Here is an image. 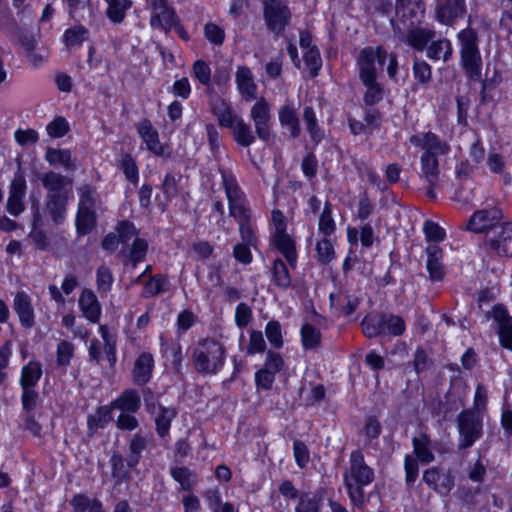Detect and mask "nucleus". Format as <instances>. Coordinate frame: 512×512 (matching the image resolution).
<instances>
[{"instance_id": "obj_7", "label": "nucleus", "mask_w": 512, "mask_h": 512, "mask_svg": "<svg viewBox=\"0 0 512 512\" xmlns=\"http://www.w3.org/2000/svg\"><path fill=\"white\" fill-rule=\"evenodd\" d=\"M503 213L498 208L478 210L470 217L466 229L474 233H485L487 240L488 233L504 224Z\"/></svg>"}, {"instance_id": "obj_20", "label": "nucleus", "mask_w": 512, "mask_h": 512, "mask_svg": "<svg viewBox=\"0 0 512 512\" xmlns=\"http://www.w3.org/2000/svg\"><path fill=\"white\" fill-rule=\"evenodd\" d=\"M427 263L426 267L432 281H440L444 278L445 272L442 265L443 251L436 244L429 245L426 248Z\"/></svg>"}, {"instance_id": "obj_62", "label": "nucleus", "mask_w": 512, "mask_h": 512, "mask_svg": "<svg viewBox=\"0 0 512 512\" xmlns=\"http://www.w3.org/2000/svg\"><path fill=\"white\" fill-rule=\"evenodd\" d=\"M193 74L202 85L209 86L211 82V69L205 61H195L193 64Z\"/></svg>"}, {"instance_id": "obj_54", "label": "nucleus", "mask_w": 512, "mask_h": 512, "mask_svg": "<svg viewBox=\"0 0 512 512\" xmlns=\"http://www.w3.org/2000/svg\"><path fill=\"white\" fill-rule=\"evenodd\" d=\"M265 334L270 344L279 349L283 345L281 325L278 321H269L265 327Z\"/></svg>"}, {"instance_id": "obj_16", "label": "nucleus", "mask_w": 512, "mask_h": 512, "mask_svg": "<svg viewBox=\"0 0 512 512\" xmlns=\"http://www.w3.org/2000/svg\"><path fill=\"white\" fill-rule=\"evenodd\" d=\"M13 309L19 317V321L24 328H31L35 324L34 309L30 296L19 291L16 293L13 301Z\"/></svg>"}, {"instance_id": "obj_49", "label": "nucleus", "mask_w": 512, "mask_h": 512, "mask_svg": "<svg viewBox=\"0 0 512 512\" xmlns=\"http://www.w3.org/2000/svg\"><path fill=\"white\" fill-rule=\"evenodd\" d=\"M301 338L305 349H313L320 344L321 333L314 326L306 323L301 328Z\"/></svg>"}, {"instance_id": "obj_17", "label": "nucleus", "mask_w": 512, "mask_h": 512, "mask_svg": "<svg viewBox=\"0 0 512 512\" xmlns=\"http://www.w3.org/2000/svg\"><path fill=\"white\" fill-rule=\"evenodd\" d=\"M274 244L283 254L292 268L296 266L297 253L294 240L285 232V225L281 222L277 225L274 234Z\"/></svg>"}, {"instance_id": "obj_42", "label": "nucleus", "mask_w": 512, "mask_h": 512, "mask_svg": "<svg viewBox=\"0 0 512 512\" xmlns=\"http://www.w3.org/2000/svg\"><path fill=\"white\" fill-rule=\"evenodd\" d=\"M303 120L312 141L316 144L321 142L324 138V132L320 128L314 109L311 106H306L303 109Z\"/></svg>"}, {"instance_id": "obj_47", "label": "nucleus", "mask_w": 512, "mask_h": 512, "mask_svg": "<svg viewBox=\"0 0 512 512\" xmlns=\"http://www.w3.org/2000/svg\"><path fill=\"white\" fill-rule=\"evenodd\" d=\"M273 281L281 289H287L291 285L288 268L281 259H276L273 263Z\"/></svg>"}, {"instance_id": "obj_25", "label": "nucleus", "mask_w": 512, "mask_h": 512, "mask_svg": "<svg viewBox=\"0 0 512 512\" xmlns=\"http://www.w3.org/2000/svg\"><path fill=\"white\" fill-rule=\"evenodd\" d=\"M78 286H79V281H78L77 276L74 273H67L64 277L62 284H61V290L55 284H50L48 286V291H49L51 299L57 305L64 306L66 303V300H65L62 292L66 295H69Z\"/></svg>"}, {"instance_id": "obj_44", "label": "nucleus", "mask_w": 512, "mask_h": 512, "mask_svg": "<svg viewBox=\"0 0 512 512\" xmlns=\"http://www.w3.org/2000/svg\"><path fill=\"white\" fill-rule=\"evenodd\" d=\"M108 4L106 15L113 23L123 22L126 11L131 7L130 0H105Z\"/></svg>"}, {"instance_id": "obj_34", "label": "nucleus", "mask_w": 512, "mask_h": 512, "mask_svg": "<svg viewBox=\"0 0 512 512\" xmlns=\"http://www.w3.org/2000/svg\"><path fill=\"white\" fill-rule=\"evenodd\" d=\"M409 29L406 35V42L415 48L422 51L435 36V31L429 28L407 27Z\"/></svg>"}, {"instance_id": "obj_32", "label": "nucleus", "mask_w": 512, "mask_h": 512, "mask_svg": "<svg viewBox=\"0 0 512 512\" xmlns=\"http://www.w3.org/2000/svg\"><path fill=\"white\" fill-rule=\"evenodd\" d=\"M179 22V19L172 7L166 6L152 14L150 24L153 28H159L165 32L170 31Z\"/></svg>"}, {"instance_id": "obj_28", "label": "nucleus", "mask_w": 512, "mask_h": 512, "mask_svg": "<svg viewBox=\"0 0 512 512\" xmlns=\"http://www.w3.org/2000/svg\"><path fill=\"white\" fill-rule=\"evenodd\" d=\"M278 116L280 124L289 128L291 138L299 137L301 128L296 108L292 104L287 103L280 107Z\"/></svg>"}, {"instance_id": "obj_2", "label": "nucleus", "mask_w": 512, "mask_h": 512, "mask_svg": "<svg viewBox=\"0 0 512 512\" xmlns=\"http://www.w3.org/2000/svg\"><path fill=\"white\" fill-rule=\"evenodd\" d=\"M226 359V348L214 338L199 340L192 353L193 366L197 373L215 375L223 367Z\"/></svg>"}, {"instance_id": "obj_39", "label": "nucleus", "mask_w": 512, "mask_h": 512, "mask_svg": "<svg viewBox=\"0 0 512 512\" xmlns=\"http://www.w3.org/2000/svg\"><path fill=\"white\" fill-rule=\"evenodd\" d=\"M158 413L155 417L156 432L160 437H165L169 433L172 420L177 415L174 407H165L159 405Z\"/></svg>"}, {"instance_id": "obj_6", "label": "nucleus", "mask_w": 512, "mask_h": 512, "mask_svg": "<svg viewBox=\"0 0 512 512\" xmlns=\"http://www.w3.org/2000/svg\"><path fill=\"white\" fill-rule=\"evenodd\" d=\"M221 176L228 199L230 216L234 217L238 223L251 219V211L246 206L245 195L238 186L235 178L225 171H221Z\"/></svg>"}, {"instance_id": "obj_50", "label": "nucleus", "mask_w": 512, "mask_h": 512, "mask_svg": "<svg viewBox=\"0 0 512 512\" xmlns=\"http://www.w3.org/2000/svg\"><path fill=\"white\" fill-rule=\"evenodd\" d=\"M148 249V243L142 238H135L130 250L129 260L133 267H136L139 262L145 260Z\"/></svg>"}, {"instance_id": "obj_52", "label": "nucleus", "mask_w": 512, "mask_h": 512, "mask_svg": "<svg viewBox=\"0 0 512 512\" xmlns=\"http://www.w3.org/2000/svg\"><path fill=\"white\" fill-rule=\"evenodd\" d=\"M74 356V345L67 341L62 340L57 345L56 361L60 366H68Z\"/></svg>"}, {"instance_id": "obj_51", "label": "nucleus", "mask_w": 512, "mask_h": 512, "mask_svg": "<svg viewBox=\"0 0 512 512\" xmlns=\"http://www.w3.org/2000/svg\"><path fill=\"white\" fill-rule=\"evenodd\" d=\"M79 203L78 209H94L96 190L88 184L81 185L78 188Z\"/></svg>"}, {"instance_id": "obj_8", "label": "nucleus", "mask_w": 512, "mask_h": 512, "mask_svg": "<svg viewBox=\"0 0 512 512\" xmlns=\"http://www.w3.org/2000/svg\"><path fill=\"white\" fill-rule=\"evenodd\" d=\"M486 245L499 256H512V223L504 222L488 233Z\"/></svg>"}, {"instance_id": "obj_48", "label": "nucleus", "mask_w": 512, "mask_h": 512, "mask_svg": "<svg viewBox=\"0 0 512 512\" xmlns=\"http://www.w3.org/2000/svg\"><path fill=\"white\" fill-rule=\"evenodd\" d=\"M413 75L419 84L427 86L432 79L430 65L422 59L415 58L413 62Z\"/></svg>"}, {"instance_id": "obj_30", "label": "nucleus", "mask_w": 512, "mask_h": 512, "mask_svg": "<svg viewBox=\"0 0 512 512\" xmlns=\"http://www.w3.org/2000/svg\"><path fill=\"white\" fill-rule=\"evenodd\" d=\"M111 405L100 406L97 408L95 413L88 415L87 417V435L93 437L98 429H103L112 420Z\"/></svg>"}, {"instance_id": "obj_15", "label": "nucleus", "mask_w": 512, "mask_h": 512, "mask_svg": "<svg viewBox=\"0 0 512 512\" xmlns=\"http://www.w3.org/2000/svg\"><path fill=\"white\" fill-rule=\"evenodd\" d=\"M409 140L411 144L425 150L424 153L430 155H445L450 151L448 143L442 141L435 133L430 131L412 135Z\"/></svg>"}, {"instance_id": "obj_36", "label": "nucleus", "mask_w": 512, "mask_h": 512, "mask_svg": "<svg viewBox=\"0 0 512 512\" xmlns=\"http://www.w3.org/2000/svg\"><path fill=\"white\" fill-rule=\"evenodd\" d=\"M413 452L419 462L429 464L434 460V453L431 449V440L426 434L412 439Z\"/></svg>"}, {"instance_id": "obj_5", "label": "nucleus", "mask_w": 512, "mask_h": 512, "mask_svg": "<svg viewBox=\"0 0 512 512\" xmlns=\"http://www.w3.org/2000/svg\"><path fill=\"white\" fill-rule=\"evenodd\" d=\"M457 427L460 436L459 449L471 447L482 436L483 422L479 413L473 409H465L458 415Z\"/></svg>"}, {"instance_id": "obj_61", "label": "nucleus", "mask_w": 512, "mask_h": 512, "mask_svg": "<svg viewBox=\"0 0 512 512\" xmlns=\"http://www.w3.org/2000/svg\"><path fill=\"white\" fill-rule=\"evenodd\" d=\"M405 468V482L407 486H412L418 477L419 465L418 460L411 455H406L404 458Z\"/></svg>"}, {"instance_id": "obj_57", "label": "nucleus", "mask_w": 512, "mask_h": 512, "mask_svg": "<svg viewBox=\"0 0 512 512\" xmlns=\"http://www.w3.org/2000/svg\"><path fill=\"white\" fill-rule=\"evenodd\" d=\"M386 332L393 336H400L405 331V321L402 317L394 314H385Z\"/></svg>"}, {"instance_id": "obj_38", "label": "nucleus", "mask_w": 512, "mask_h": 512, "mask_svg": "<svg viewBox=\"0 0 512 512\" xmlns=\"http://www.w3.org/2000/svg\"><path fill=\"white\" fill-rule=\"evenodd\" d=\"M229 129L232 130L234 140L243 147H248L255 141L251 126L241 117H239Z\"/></svg>"}, {"instance_id": "obj_64", "label": "nucleus", "mask_w": 512, "mask_h": 512, "mask_svg": "<svg viewBox=\"0 0 512 512\" xmlns=\"http://www.w3.org/2000/svg\"><path fill=\"white\" fill-rule=\"evenodd\" d=\"M316 251L321 263H329L334 258V248L332 243L324 238L317 242Z\"/></svg>"}, {"instance_id": "obj_31", "label": "nucleus", "mask_w": 512, "mask_h": 512, "mask_svg": "<svg viewBox=\"0 0 512 512\" xmlns=\"http://www.w3.org/2000/svg\"><path fill=\"white\" fill-rule=\"evenodd\" d=\"M110 405L112 409H119L121 412L136 413L140 408L141 400L137 391L128 389L112 401Z\"/></svg>"}, {"instance_id": "obj_19", "label": "nucleus", "mask_w": 512, "mask_h": 512, "mask_svg": "<svg viewBox=\"0 0 512 512\" xmlns=\"http://www.w3.org/2000/svg\"><path fill=\"white\" fill-rule=\"evenodd\" d=\"M79 307L84 317L90 322H99L101 316V305L95 293L90 289H84L79 297Z\"/></svg>"}, {"instance_id": "obj_55", "label": "nucleus", "mask_w": 512, "mask_h": 512, "mask_svg": "<svg viewBox=\"0 0 512 512\" xmlns=\"http://www.w3.org/2000/svg\"><path fill=\"white\" fill-rule=\"evenodd\" d=\"M319 230L326 236H330L335 231V223L332 218L330 203L326 202L319 219Z\"/></svg>"}, {"instance_id": "obj_46", "label": "nucleus", "mask_w": 512, "mask_h": 512, "mask_svg": "<svg viewBox=\"0 0 512 512\" xmlns=\"http://www.w3.org/2000/svg\"><path fill=\"white\" fill-rule=\"evenodd\" d=\"M45 159L51 164H61L67 169H74V163L71 158V152L66 149L48 148L46 151Z\"/></svg>"}, {"instance_id": "obj_18", "label": "nucleus", "mask_w": 512, "mask_h": 512, "mask_svg": "<svg viewBox=\"0 0 512 512\" xmlns=\"http://www.w3.org/2000/svg\"><path fill=\"white\" fill-rule=\"evenodd\" d=\"M137 132L150 152L157 156L164 154V147L159 141L158 132L153 128L152 123L148 119L138 123Z\"/></svg>"}, {"instance_id": "obj_24", "label": "nucleus", "mask_w": 512, "mask_h": 512, "mask_svg": "<svg viewBox=\"0 0 512 512\" xmlns=\"http://www.w3.org/2000/svg\"><path fill=\"white\" fill-rule=\"evenodd\" d=\"M154 359L152 354L144 352L139 355L134 363L133 380L138 385L146 384L152 375Z\"/></svg>"}, {"instance_id": "obj_63", "label": "nucleus", "mask_w": 512, "mask_h": 512, "mask_svg": "<svg viewBox=\"0 0 512 512\" xmlns=\"http://www.w3.org/2000/svg\"><path fill=\"white\" fill-rule=\"evenodd\" d=\"M47 133L53 138L63 137L69 130V125L65 118L56 117L46 127Z\"/></svg>"}, {"instance_id": "obj_11", "label": "nucleus", "mask_w": 512, "mask_h": 512, "mask_svg": "<svg viewBox=\"0 0 512 512\" xmlns=\"http://www.w3.org/2000/svg\"><path fill=\"white\" fill-rule=\"evenodd\" d=\"M250 117L254 122L258 138L268 141L271 138V113L270 105L264 98H260L252 106Z\"/></svg>"}, {"instance_id": "obj_56", "label": "nucleus", "mask_w": 512, "mask_h": 512, "mask_svg": "<svg viewBox=\"0 0 512 512\" xmlns=\"http://www.w3.org/2000/svg\"><path fill=\"white\" fill-rule=\"evenodd\" d=\"M304 62L309 68L312 76H317L322 66L320 52L317 47L309 48L304 52Z\"/></svg>"}, {"instance_id": "obj_26", "label": "nucleus", "mask_w": 512, "mask_h": 512, "mask_svg": "<svg viewBox=\"0 0 512 512\" xmlns=\"http://www.w3.org/2000/svg\"><path fill=\"white\" fill-rule=\"evenodd\" d=\"M324 494L322 491L301 492L295 506V512H322Z\"/></svg>"}, {"instance_id": "obj_60", "label": "nucleus", "mask_w": 512, "mask_h": 512, "mask_svg": "<svg viewBox=\"0 0 512 512\" xmlns=\"http://www.w3.org/2000/svg\"><path fill=\"white\" fill-rule=\"evenodd\" d=\"M423 231L429 241L441 242L446 236L444 229L431 220H426L424 222Z\"/></svg>"}, {"instance_id": "obj_41", "label": "nucleus", "mask_w": 512, "mask_h": 512, "mask_svg": "<svg viewBox=\"0 0 512 512\" xmlns=\"http://www.w3.org/2000/svg\"><path fill=\"white\" fill-rule=\"evenodd\" d=\"M452 54V45L448 39L433 41L427 47V56L433 60H443V62H447L451 59Z\"/></svg>"}, {"instance_id": "obj_59", "label": "nucleus", "mask_w": 512, "mask_h": 512, "mask_svg": "<svg viewBox=\"0 0 512 512\" xmlns=\"http://www.w3.org/2000/svg\"><path fill=\"white\" fill-rule=\"evenodd\" d=\"M96 282L98 290L108 292L113 283V275L107 266H100L96 272Z\"/></svg>"}, {"instance_id": "obj_29", "label": "nucleus", "mask_w": 512, "mask_h": 512, "mask_svg": "<svg viewBox=\"0 0 512 512\" xmlns=\"http://www.w3.org/2000/svg\"><path fill=\"white\" fill-rule=\"evenodd\" d=\"M236 83L240 94L246 100H252L256 97L257 87L249 68L245 66L238 67L236 72Z\"/></svg>"}, {"instance_id": "obj_13", "label": "nucleus", "mask_w": 512, "mask_h": 512, "mask_svg": "<svg viewBox=\"0 0 512 512\" xmlns=\"http://www.w3.org/2000/svg\"><path fill=\"white\" fill-rule=\"evenodd\" d=\"M486 318H493L498 324L499 343L503 348L512 351V317L502 305H495L486 313Z\"/></svg>"}, {"instance_id": "obj_45", "label": "nucleus", "mask_w": 512, "mask_h": 512, "mask_svg": "<svg viewBox=\"0 0 512 512\" xmlns=\"http://www.w3.org/2000/svg\"><path fill=\"white\" fill-rule=\"evenodd\" d=\"M96 223L94 209H78L76 217V229L79 235H86L92 231Z\"/></svg>"}, {"instance_id": "obj_14", "label": "nucleus", "mask_w": 512, "mask_h": 512, "mask_svg": "<svg viewBox=\"0 0 512 512\" xmlns=\"http://www.w3.org/2000/svg\"><path fill=\"white\" fill-rule=\"evenodd\" d=\"M26 194V180L21 173H16L9 186V196L6 202L8 213L19 216L25 209L23 199Z\"/></svg>"}, {"instance_id": "obj_3", "label": "nucleus", "mask_w": 512, "mask_h": 512, "mask_svg": "<svg viewBox=\"0 0 512 512\" xmlns=\"http://www.w3.org/2000/svg\"><path fill=\"white\" fill-rule=\"evenodd\" d=\"M374 480V471L364 461L360 450L350 454V476L345 475V485L349 497L355 505H361L364 500L363 487Z\"/></svg>"}, {"instance_id": "obj_12", "label": "nucleus", "mask_w": 512, "mask_h": 512, "mask_svg": "<svg viewBox=\"0 0 512 512\" xmlns=\"http://www.w3.org/2000/svg\"><path fill=\"white\" fill-rule=\"evenodd\" d=\"M395 12L405 27H414L421 21L425 5L423 0H396Z\"/></svg>"}, {"instance_id": "obj_58", "label": "nucleus", "mask_w": 512, "mask_h": 512, "mask_svg": "<svg viewBox=\"0 0 512 512\" xmlns=\"http://www.w3.org/2000/svg\"><path fill=\"white\" fill-rule=\"evenodd\" d=\"M110 463L112 467V476L118 481L128 477V470L125 467V459L119 452H113Z\"/></svg>"}, {"instance_id": "obj_53", "label": "nucleus", "mask_w": 512, "mask_h": 512, "mask_svg": "<svg viewBox=\"0 0 512 512\" xmlns=\"http://www.w3.org/2000/svg\"><path fill=\"white\" fill-rule=\"evenodd\" d=\"M88 36V30L84 26L69 28L64 33V42L67 46L80 45Z\"/></svg>"}, {"instance_id": "obj_40", "label": "nucleus", "mask_w": 512, "mask_h": 512, "mask_svg": "<svg viewBox=\"0 0 512 512\" xmlns=\"http://www.w3.org/2000/svg\"><path fill=\"white\" fill-rule=\"evenodd\" d=\"M171 477L180 484L184 491H191L197 484V475L187 467H173L170 470Z\"/></svg>"}, {"instance_id": "obj_27", "label": "nucleus", "mask_w": 512, "mask_h": 512, "mask_svg": "<svg viewBox=\"0 0 512 512\" xmlns=\"http://www.w3.org/2000/svg\"><path fill=\"white\" fill-rule=\"evenodd\" d=\"M420 163V177L424 179L429 185L438 186L440 170L437 157L430 155L429 153H423L420 157Z\"/></svg>"}, {"instance_id": "obj_23", "label": "nucleus", "mask_w": 512, "mask_h": 512, "mask_svg": "<svg viewBox=\"0 0 512 512\" xmlns=\"http://www.w3.org/2000/svg\"><path fill=\"white\" fill-rule=\"evenodd\" d=\"M211 111L222 127H232V124L239 118V116L233 112L230 104L220 97L212 99Z\"/></svg>"}, {"instance_id": "obj_4", "label": "nucleus", "mask_w": 512, "mask_h": 512, "mask_svg": "<svg viewBox=\"0 0 512 512\" xmlns=\"http://www.w3.org/2000/svg\"><path fill=\"white\" fill-rule=\"evenodd\" d=\"M460 45L461 65L469 79L478 81L482 76V58L475 30L466 28L457 34Z\"/></svg>"}, {"instance_id": "obj_22", "label": "nucleus", "mask_w": 512, "mask_h": 512, "mask_svg": "<svg viewBox=\"0 0 512 512\" xmlns=\"http://www.w3.org/2000/svg\"><path fill=\"white\" fill-rule=\"evenodd\" d=\"M43 187L48 191V194H67V187L71 186L72 180L64 175L49 171L40 177Z\"/></svg>"}, {"instance_id": "obj_43", "label": "nucleus", "mask_w": 512, "mask_h": 512, "mask_svg": "<svg viewBox=\"0 0 512 512\" xmlns=\"http://www.w3.org/2000/svg\"><path fill=\"white\" fill-rule=\"evenodd\" d=\"M169 281L166 276L156 274L150 277L144 285L142 297L150 298L168 290Z\"/></svg>"}, {"instance_id": "obj_9", "label": "nucleus", "mask_w": 512, "mask_h": 512, "mask_svg": "<svg viewBox=\"0 0 512 512\" xmlns=\"http://www.w3.org/2000/svg\"><path fill=\"white\" fill-rule=\"evenodd\" d=\"M264 17L268 28L275 34L284 31L290 20L288 7L280 0H263Z\"/></svg>"}, {"instance_id": "obj_35", "label": "nucleus", "mask_w": 512, "mask_h": 512, "mask_svg": "<svg viewBox=\"0 0 512 512\" xmlns=\"http://www.w3.org/2000/svg\"><path fill=\"white\" fill-rule=\"evenodd\" d=\"M363 333L368 338L377 337L386 333L385 313L367 315L362 323Z\"/></svg>"}, {"instance_id": "obj_33", "label": "nucleus", "mask_w": 512, "mask_h": 512, "mask_svg": "<svg viewBox=\"0 0 512 512\" xmlns=\"http://www.w3.org/2000/svg\"><path fill=\"white\" fill-rule=\"evenodd\" d=\"M149 438L136 433L129 442V453L126 458V464L129 468L136 467L141 459L142 452L147 448Z\"/></svg>"}, {"instance_id": "obj_37", "label": "nucleus", "mask_w": 512, "mask_h": 512, "mask_svg": "<svg viewBox=\"0 0 512 512\" xmlns=\"http://www.w3.org/2000/svg\"><path fill=\"white\" fill-rule=\"evenodd\" d=\"M42 376V365L38 361H30L22 367L21 388H34Z\"/></svg>"}, {"instance_id": "obj_21", "label": "nucleus", "mask_w": 512, "mask_h": 512, "mask_svg": "<svg viewBox=\"0 0 512 512\" xmlns=\"http://www.w3.org/2000/svg\"><path fill=\"white\" fill-rule=\"evenodd\" d=\"M67 201V194H47L45 209L56 225L65 219Z\"/></svg>"}, {"instance_id": "obj_1", "label": "nucleus", "mask_w": 512, "mask_h": 512, "mask_svg": "<svg viewBox=\"0 0 512 512\" xmlns=\"http://www.w3.org/2000/svg\"><path fill=\"white\" fill-rule=\"evenodd\" d=\"M387 58V51L378 46L363 48L358 56L357 65L359 78L365 86L366 91L363 101L366 105L372 106L379 103L384 97V87L377 81L376 63L382 68Z\"/></svg>"}, {"instance_id": "obj_10", "label": "nucleus", "mask_w": 512, "mask_h": 512, "mask_svg": "<svg viewBox=\"0 0 512 512\" xmlns=\"http://www.w3.org/2000/svg\"><path fill=\"white\" fill-rule=\"evenodd\" d=\"M467 13L466 0H436L435 16L444 25L452 26Z\"/></svg>"}]
</instances>
